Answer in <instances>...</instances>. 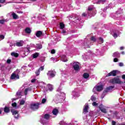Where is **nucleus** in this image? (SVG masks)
<instances>
[{
	"instance_id": "3",
	"label": "nucleus",
	"mask_w": 125,
	"mask_h": 125,
	"mask_svg": "<svg viewBox=\"0 0 125 125\" xmlns=\"http://www.w3.org/2000/svg\"><path fill=\"white\" fill-rule=\"evenodd\" d=\"M115 86H109L108 87H107L104 90L103 92V93L102 95V98H104V96H105V93H107V92H109V90H112V89H113V88H114Z\"/></svg>"
},
{
	"instance_id": "52",
	"label": "nucleus",
	"mask_w": 125,
	"mask_h": 125,
	"mask_svg": "<svg viewBox=\"0 0 125 125\" xmlns=\"http://www.w3.org/2000/svg\"><path fill=\"white\" fill-rule=\"evenodd\" d=\"M66 33V30H62V34H65Z\"/></svg>"
},
{
	"instance_id": "14",
	"label": "nucleus",
	"mask_w": 125,
	"mask_h": 125,
	"mask_svg": "<svg viewBox=\"0 0 125 125\" xmlns=\"http://www.w3.org/2000/svg\"><path fill=\"white\" fill-rule=\"evenodd\" d=\"M4 113H9L10 112V109H9V107H7V106H5V107L4 108Z\"/></svg>"
},
{
	"instance_id": "43",
	"label": "nucleus",
	"mask_w": 125,
	"mask_h": 125,
	"mask_svg": "<svg viewBox=\"0 0 125 125\" xmlns=\"http://www.w3.org/2000/svg\"><path fill=\"white\" fill-rule=\"evenodd\" d=\"M88 10L89 11H91L93 10V8L88 7Z\"/></svg>"
},
{
	"instance_id": "5",
	"label": "nucleus",
	"mask_w": 125,
	"mask_h": 125,
	"mask_svg": "<svg viewBox=\"0 0 125 125\" xmlns=\"http://www.w3.org/2000/svg\"><path fill=\"white\" fill-rule=\"evenodd\" d=\"M118 72V70H113L111 71L110 73H108L106 75V77H116L117 76V72Z\"/></svg>"
},
{
	"instance_id": "20",
	"label": "nucleus",
	"mask_w": 125,
	"mask_h": 125,
	"mask_svg": "<svg viewBox=\"0 0 125 125\" xmlns=\"http://www.w3.org/2000/svg\"><path fill=\"white\" fill-rule=\"evenodd\" d=\"M47 86L50 91H52V90H53V87L52 86V85L49 84L47 85Z\"/></svg>"
},
{
	"instance_id": "1",
	"label": "nucleus",
	"mask_w": 125,
	"mask_h": 125,
	"mask_svg": "<svg viewBox=\"0 0 125 125\" xmlns=\"http://www.w3.org/2000/svg\"><path fill=\"white\" fill-rule=\"evenodd\" d=\"M120 76H117V77H114L111 80V83H112L113 84L116 83L118 84H121V83H123L122 81H121V79H120Z\"/></svg>"
},
{
	"instance_id": "59",
	"label": "nucleus",
	"mask_w": 125,
	"mask_h": 125,
	"mask_svg": "<svg viewBox=\"0 0 125 125\" xmlns=\"http://www.w3.org/2000/svg\"><path fill=\"white\" fill-rule=\"evenodd\" d=\"M27 50H28V51H29V49H27Z\"/></svg>"
},
{
	"instance_id": "25",
	"label": "nucleus",
	"mask_w": 125,
	"mask_h": 125,
	"mask_svg": "<svg viewBox=\"0 0 125 125\" xmlns=\"http://www.w3.org/2000/svg\"><path fill=\"white\" fill-rule=\"evenodd\" d=\"M28 90H31V88H25V90H24V94L25 95H27V94H28Z\"/></svg>"
},
{
	"instance_id": "54",
	"label": "nucleus",
	"mask_w": 125,
	"mask_h": 125,
	"mask_svg": "<svg viewBox=\"0 0 125 125\" xmlns=\"http://www.w3.org/2000/svg\"><path fill=\"white\" fill-rule=\"evenodd\" d=\"M2 113V111H1V109H0V115Z\"/></svg>"
},
{
	"instance_id": "21",
	"label": "nucleus",
	"mask_w": 125,
	"mask_h": 125,
	"mask_svg": "<svg viewBox=\"0 0 125 125\" xmlns=\"http://www.w3.org/2000/svg\"><path fill=\"white\" fill-rule=\"evenodd\" d=\"M50 118V116L48 114H45L44 116V119H45V120H49Z\"/></svg>"
},
{
	"instance_id": "58",
	"label": "nucleus",
	"mask_w": 125,
	"mask_h": 125,
	"mask_svg": "<svg viewBox=\"0 0 125 125\" xmlns=\"http://www.w3.org/2000/svg\"><path fill=\"white\" fill-rule=\"evenodd\" d=\"M13 100H16V99H13Z\"/></svg>"
},
{
	"instance_id": "12",
	"label": "nucleus",
	"mask_w": 125,
	"mask_h": 125,
	"mask_svg": "<svg viewBox=\"0 0 125 125\" xmlns=\"http://www.w3.org/2000/svg\"><path fill=\"white\" fill-rule=\"evenodd\" d=\"M112 56L113 57H117L118 58H120V53H119V52H114Z\"/></svg>"
},
{
	"instance_id": "42",
	"label": "nucleus",
	"mask_w": 125,
	"mask_h": 125,
	"mask_svg": "<svg viewBox=\"0 0 125 125\" xmlns=\"http://www.w3.org/2000/svg\"><path fill=\"white\" fill-rule=\"evenodd\" d=\"M7 63L8 64H10V63H11V60H9V59L7 60Z\"/></svg>"
},
{
	"instance_id": "9",
	"label": "nucleus",
	"mask_w": 125,
	"mask_h": 125,
	"mask_svg": "<svg viewBox=\"0 0 125 125\" xmlns=\"http://www.w3.org/2000/svg\"><path fill=\"white\" fill-rule=\"evenodd\" d=\"M96 90L97 91H101L102 90H103V85L101 84L97 86Z\"/></svg>"
},
{
	"instance_id": "41",
	"label": "nucleus",
	"mask_w": 125,
	"mask_h": 125,
	"mask_svg": "<svg viewBox=\"0 0 125 125\" xmlns=\"http://www.w3.org/2000/svg\"><path fill=\"white\" fill-rule=\"evenodd\" d=\"M0 39H1V40H3L4 39V36L2 35H0Z\"/></svg>"
},
{
	"instance_id": "31",
	"label": "nucleus",
	"mask_w": 125,
	"mask_h": 125,
	"mask_svg": "<svg viewBox=\"0 0 125 125\" xmlns=\"http://www.w3.org/2000/svg\"><path fill=\"white\" fill-rule=\"evenodd\" d=\"M91 41L92 42H96V39L95 38V37L92 36L90 38Z\"/></svg>"
},
{
	"instance_id": "38",
	"label": "nucleus",
	"mask_w": 125,
	"mask_h": 125,
	"mask_svg": "<svg viewBox=\"0 0 125 125\" xmlns=\"http://www.w3.org/2000/svg\"><path fill=\"white\" fill-rule=\"evenodd\" d=\"M12 107H16L17 106V103H14L12 104Z\"/></svg>"
},
{
	"instance_id": "7",
	"label": "nucleus",
	"mask_w": 125,
	"mask_h": 125,
	"mask_svg": "<svg viewBox=\"0 0 125 125\" xmlns=\"http://www.w3.org/2000/svg\"><path fill=\"white\" fill-rule=\"evenodd\" d=\"M86 113H88V105H85L83 109V113L85 114Z\"/></svg>"
},
{
	"instance_id": "11",
	"label": "nucleus",
	"mask_w": 125,
	"mask_h": 125,
	"mask_svg": "<svg viewBox=\"0 0 125 125\" xmlns=\"http://www.w3.org/2000/svg\"><path fill=\"white\" fill-rule=\"evenodd\" d=\"M99 109L102 112V113H104V114H107V110H106V109L103 108L102 107V105L99 106Z\"/></svg>"
},
{
	"instance_id": "55",
	"label": "nucleus",
	"mask_w": 125,
	"mask_h": 125,
	"mask_svg": "<svg viewBox=\"0 0 125 125\" xmlns=\"http://www.w3.org/2000/svg\"><path fill=\"white\" fill-rule=\"evenodd\" d=\"M31 1H36L37 0H30Z\"/></svg>"
},
{
	"instance_id": "16",
	"label": "nucleus",
	"mask_w": 125,
	"mask_h": 125,
	"mask_svg": "<svg viewBox=\"0 0 125 125\" xmlns=\"http://www.w3.org/2000/svg\"><path fill=\"white\" fill-rule=\"evenodd\" d=\"M62 59L63 62H67V61H68V59H67V57H66V56L65 55L62 56Z\"/></svg>"
},
{
	"instance_id": "60",
	"label": "nucleus",
	"mask_w": 125,
	"mask_h": 125,
	"mask_svg": "<svg viewBox=\"0 0 125 125\" xmlns=\"http://www.w3.org/2000/svg\"><path fill=\"white\" fill-rule=\"evenodd\" d=\"M124 111H125V110L124 109Z\"/></svg>"
},
{
	"instance_id": "34",
	"label": "nucleus",
	"mask_w": 125,
	"mask_h": 125,
	"mask_svg": "<svg viewBox=\"0 0 125 125\" xmlns=\"http://www.w3.org/2000/svg\"><path fill=\"white\" fill-rule=\"evenodd\" d=\"M20 105H24V104H25V101L24 100L21 101L20 102Z\"/></svg>"
},
{
	"instance_id": "26",
	"label": "nucleus",
	"mask_w": 125,
	"mask_h": 125,
	"mask_svg": "<svg viewBox=\"0 0 125 125\" xmlns=\"http://www.w3.org/2000/svg\"><path fill=\"white\" fill-rule=\"evenodd\" d=\"M11 80H15V79H16V74H15V73H13L11 75Z\"/></svg>"
},
{
	"instance_id": "33",
	"label": "nucleus",
	"mask_w": 125,
	"mask_h": 125,
	"mask_svg": "<svg viewBox=\"0 0 125 125\" xmlns=\"http://www.w3.org/2000/svg\"><path fill=\"white\" fill-rule=\"evenodd\" d=\"M39 69L40 70V71H43L44 70V66H41L39 68Z\"/></svg>"
},
{
	"instance_id": "47",
	"label": "nucleus",
	"mask_w": 125,
	"mask_h": 125,
	"mask_svg": "<svg viewBox=\"0 0 125 125\" xmlns=\"http://www.w3.org/2000/svg\"><path fill=\"white\" fill-rule=\"evenodd\" d=\"M112 125H116V122L115 121H112L111 123Z\"/></svg>"
},
{
	"instance_id": "53",
	"label": "nucleus",
	"mask_w": 125,
	"mask_h": 125,
	"mask_svg": "<svg viewBox=\"0 0 125 125\" xmlns=\"http://www.w3.org/2000/svg\"><path fill=\"white\" fill-rule=\"evenodd\" d=\"M121 54H123V55H125V52L124 51L122 52Z\"/></svg>"
},
{
	"instance_id": "13",
	"label": "nucleus",
	"mask_w": 125,
	"mask_h": 125,
	"mask_svg": "<svg viewBox=\"0 0 125 125\" xmlns=\"http://www.w3.org/2000/svg\"><path fill=\"white\" fill-rule=\"evenodd\" d=\"M25 32L26 34H31L32 30H31L30 27H26L25 29Z\"/></svg>"
},
{
	"instance_id": "28",
	"label": "nucleus",
	"mask_w": 125,
	"mask_h": 125,
	"mask_svg": "<svg viewBox=\"0 0 125 125\" xmlns=\"http://www.w3.org/2000/svg\"><path fill=\"white\" fill-rule=\"evenodd\" d=\"M37 48L38 49H42V45L41 44H37Z\"/></svg>"
},
{
	"instance_id": "18",
	"label": "nucleus",
	"mask_w": 125,
	"mask_h": 125,
	"mask_svg": "<svg viewBox=\"0 0 125 125\" xmlns=\"http://www.w3.org/2000/svg\"><path fill=\"white\" fill-rule=\"evenodd\" d=\"M16 46H23V43L21 41H20V42H17L16 43Z\"/></svg>"
},
{
	"instance_id": "19",
	"label": "nucleus",
	"mask_w": 125,
	"mask_h": 125,
	"mask_svg": "<svg viewBox=\"0 0 125 125\" xmlns=\"http://www.w3.org/2000/svg\"><path fill=\"white\" fill-rule=\"evenodd\" d=\"M60 29H61L62 30H63V29H64V28H65V24H64V23L63 22H61L60 23Z\"/></svg>"
},
{
	"instance_id": "45",
	"label": "nucleus",
	"mask_w": 125,
	"mask_h": 125,
	"mask_svg": "<svg viewBox=\"0 0 125 125\" xmlns=\"http://www.w3.org/2000/svg\"><path fill=\"white\" fill-rule=\"evenodd\" d=\"M113 37L114 38H117L118 37V34H117V33H114Z\"/></svg>"
},
{
	"instance_id": "17",
	"label": "nucleus",
	"mask_w": 125,
	"mask_h": 125,
	"mask_svg": "<svg viewBox=\"0 0 125 125\" xmlns=\"http://www.w3.org/2000/svg\"><path fill=\"white\" fill-rule=\"evenodd\" d=\"M83 78H84V79H88L89 78V74L87 73H83Z\"/></svg>"
},
{
	"instance_id": "15",
	"label": "nucleus",
	"mask_w": 125,
	"mask_h": 125,
	"mask_svg": "<svg viewBox=\"0 0 125 125\" xmlns=\"http://www.w3.org/2000/svg\"><path fill=\"white\" fill-rule=\"evenodd\" d=\"M11 55L12 56H14V57H16V58H17V57H18V56H19V54L17 53H15L14 52H12L11 53Z\"/></svg>"
},
{
	"instance_id": "57",
	"label": "nucleus",
	"mask_w": 125,
	"mask_h": 125,
	"mask_svg": "<svg viewBox=\"0 0 125 125\" xmlns=\"http://www.w3.org/2000/svg\"><path fill=\"white\" fill-rule=\"evenodd\" d=\"M0 7H1V5H0Z\"/></svg>"
},
{
	"instance_id": "23",
	"label": "nucleus",
	"mask_w": 125,
	"mask_h": 125,
	"mask_svg": "<svg viewBox=\"0 0 125 125\" xmlns=\"http://www.w3.org/2000/svg\"><path fill=\"white\" fill-rule=\"evenodd\" d=\"M12 15L14 19H18V16L15 13H13Z\"/></svg>"
},
{
	"instance_id": "29",
	"label": "nucleus",
	"mask_w": 125,
	"mask_h": 125,
	"mask_svg": "<svg viewBox=\"0 0 125 125\" xmlns=\"http://www.w3.org/2000/svg\"><path fill=\"white\" fill-rule=\"evenodd\" d=\"M40 73H41V71L39 69H37L35 72V74L37 76H40Z\"/></svg>"
},
{
	"instance_id": "4",
	"label": "nucleus",
	"mask_w": 125,
	"mask_h": 125,
	"mask_svg": "<svg viewBox=\"0 0 125 125\" xmlns=\"http://www.w3.org/2000/svg\"><path fill=\"white\" fill-rule=\"evenodd\" d=\"M11 112L13 115V116H14V118L15 119H18L19 118V113L18 111L15 110L14 109H12L11 110Z\"/></svg>"
},
{
	"instance_id": "40",
	"label": "nucleus",
	"mask_w": 125,
	"mask_h": 125,
	"mask_svg": "<svg viewBox=\"0 0 125 125\" xmlns=\"http://www.w3.org/2000/svg\"><path fill=\"white\" fill-rule=\"evenodd\" d=\"M113 61L114 62H118L119 61V59H118L117 58H115L114 59Z\"/></svg>"
},
{
	"instance_id": "2",
	"label": "nucleus",
	"mask_w": 125,
	"mask_h": 125,
	"mask_svg": "<svg viewBox=\"0 0 125 125\" xmlns=\"http://www.w3.org/2000/svg\"><path fill=\"white\" fill-rule=\"evenodd\" d=\"M40 103H34L30 104V109L33 111H37L40 108Z\"/></svg>"
},
{
	"instance_id": "50",
	"label": "nucleus",
	"mask_w": 125,
	"mask_h": 125,
	"mask_svg": "<svg viewBox=\"0 0 125 125\" xmlns=\"http://www.w3.org/2000/svg\"><path fill=\"white\" fill-rule=\"evenodd\" d=\"M125 49V47L124 46L120 47V50H123Z\"/></svg>"
},
{
	"instance_id": "46",
	"label": "nucleus",
	"mask_w": 125,
	"mask_h": 125,
	"mask_svg": "<svg viewBox=\"0 0 125 125\" xmlns=\"http://www.w3.org/2000/svg\"><path fill=\"white\" fill-rule=\"evenodd\" d=\"M119 66L120 67H123V66H124V63L123 62H120L119 63Z\"/></svg>"
},
{
	"instance_id": "49",
	"label": "nucleus",
	"mask_w": 125,
	"mask_h": 125,
	"mask_svg": "<svg viewBox=\"0 0 125 125\" xmlns=\"http://www.w3.org/2000/svg\"><path fill=\"white\" fill-rule=\"evenodd\" d=\"M16 79H17L18 80L20 79L19 75H16Z\"/></svg>"
},
{
	"instance_id": "32",
	"label": "nucleus",
	"mask_w": 125,
	"mask_h": 125,
	"mask_svg": "<svg viewBox=\"0 0 125 125\" xmlns=\"http://www.w3.org/2000/svg\"><path fill=\"white\" fill-rule=\"evenodd\" d=\"M91 100L92 101H95L96 100V98L94 96V95H93L91 97Z\"/></svg>"
},
{
	"instance_id": "30",
	"label": "nucleus",
	"mask_w": 125,
	"mask_h": 125,
	"mask_svg": "<svg viewBox=\"0 0 125 125\" xmlns=\"http://www.w3.org/2000/svg\"><path fill=\"white\" fill-rule=\"evenodd\" d=\"M105 1H106V0H98V1L97 2V4H99V3L105 2Z\"/></svg>"
},
{
	"instance_id": "37",
	"label": "nucleus",
	"mask_w": 125,
	"mask_h": 125,
	"mask_svg": "<svg viewBox=\"0 0 125 125\" xmlns=\"http://www.w3.org/2000/svg\"><path fill=\"white\" fill-rule=\"evenodd\" d=\"M93 106H98V104H97L96 102H94L92 103Z\"/></svg>"
},
{
	"instance_id": "27",
	"label": "nucleus",
	"mask_w": 125,
	"mask_h": 125,
	"mask_svg": "<svg viewBox=\"0 0 125 125\" xmlns=\"http://www.w3.org/2000/svg\"><path fill=\"white\" fill-rule=\"evenodd\" d=\"M99 43L100 44H102V43H103V42H104V40H103V38H102V37H100L99 38Z\"/></svg>"
},
{
	"instance_id": "44",
	"label": "nucleus",
	"mask_w": 125,
	"mask_h": 125,
	"mask_svg": "<svg viewBox=\"0 0 125 125\" xmlns=\"http://www.w3.org/2000/svg\"><path fill=\"white\" fill-rule=\"evenodd\" d=\"M5 0H0V3H4Z\"/></svg>"
},
{
	"instance_id": "10",
	"label": "nucleus",
	"mask_w": 125,
	"mask_h": 125,
	"mask_svg": "<svg viewBox=\"0 0 125 125\" xmlns=\"http://www.w3.org/2000/svg\"><path fill=\"white\" fill-rule=\"evenodd\" d=\"M42 35V31H37L36 33V36L37 38H40Z\"/></svg>"
},
{
	"instance_id": "56",
	"label": "nucleus",
	"mask_w": 125,
	"mask_h": 125,
	"mask_svg": "<svg viewBox=\"0 0 125 125\" xmlns=\"http://www.w3.org/2000/svg\"><path fill=\"white\" fill-rule=\"evenodd\" d=\"M76 20H79L80 21V20H81V19H76Z\"/></svg>"
},
{
	"instance_id": "8",
	"label": "nucleus",
	"mask_w": 125,
	"mask_h": 125,
	"mask_svg": "<svg viewBox=\"0 0 125 125\" xmlns=\"http://www.w3.org/2000/svg\"><path fill=\"white\" fill-rule=\"evenodd\" d=\"M73 67L75 71L80 70V65L77 63H74Z\"/></svg>"
},
{
	"instance_id": "51",
	"label": "nucleus",
	"mask_w": 125,
	"mask_h": 125,
	"mask_svg": "<svg viewBox=\"0 0 125 125\" xmlns=\"http://www.w3.org/2000/svg\"><path fill=\"white\" fill-rule=\"evenodd\" d=\"M36 82V79H32L31 80V83H35Z\"/></svg>"
},
{
	"instance_id": "22",
	"label": "nucleus",
	"mask_w": 125,
	"mask_h": 125,
	"mask_svg": "<svg viewBox=\"0 0 125 125\" xmlns=\"http://www.w3.org/2000/svg\"><path fill=\"white\" fill-rule=\"evenodd\" d=\"M40 54L39 53H35L33 54V58L34 59L38 58Z\"/></svg>"
},
{
	"instance_id": "6",
	"label": "nucleus",
	"mask_w": 125,
	"mask_h": 125,
	"mask_svg": "<svg viewBox=\"0 0 125 125\" xmlns=\"http://www.w3.org/2000/svg\"><path fill=\"white\" fill-rule=\"evenodd\" d=\"M47 76L50 77V78H54L55 77V71L54 70H50L48 71L47 73Z\"/></svg>"
},
{
	"instance_id": "36",
	"label": "nucleus",
	"mask_w": 125,
	"mask_h": 125,
	"mask_svg": "<svg viewBox=\"0 0 125 125\" xmlns=\"http://www.w3.org/2000/svg\"><path fill=\"white\" fill-rule=\"evenodd\" d=\"M5 22V20H0V24H4Z\"/></svg>"
},
{
	"instance_id": "48",
	"label": "nucleus",
	"mask_w": 125,
	"mask_h": 125,
	"mask_svg": "<svg viewBox=\"0 0 125 125\" xmlns=\"http://www.w3.org/2000/svg\"><path fill=\"white\" fill-rule=\"evenodd\" d=\"M87 15H86V14H85V13H83L82 14V16H83L84 17H85V16H87Z\"/></svg>"
},
{
	"instance_id": "24",
	"label": "nucleus",
	"mask_w": 125,
	"mask_h": 125,
	"mask_svg": "<svg viewBox=\"0 0 125 125\" xmlns=\"http://www.w3.org/2000/svg\"><path fill=\"white\" fill-rule=\"evenodd\" d=\"M52 113L53 115H57L58 114V109H54L53 110Z\"/></svg>"
},
{
	"instance_id": "35",
	"label": "nucleus",
	"mask_w": 125,
	"mask_h": 125,
	"mask_svg": "<svg viewBox=\"0 0 125 125\" xmlns=\"http://www.w3.org/2000/svg\"><path fill=\"white\" fill-rule=\"evenodd\" d=\"M45 102H46V99L45 98H43L42 101V104H44V103H45Z\"/></svg>"
},
{
	"instance_id": "39",
	"label": "nucleus",
	"mask_w": 125,
	"mask_h": 125,
	"mask_svg": "<svg viewBox=\"0 0 125 125\" xmlns=\"http://www.w3.org/2000/svg\"><path fill=\"white\" fill-rule=\"evenodd\" d=\"M55 52H56V51H55V50H54V49H52L51 51V54H55Z\"/></svg>"
}]
</instances>
